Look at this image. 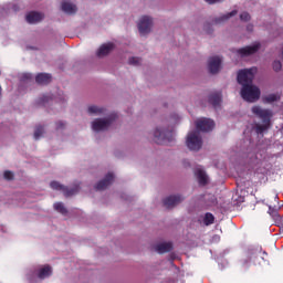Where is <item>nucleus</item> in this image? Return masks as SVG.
I'll return each instance as SVG.
<instances>
[{
  "label": "nucleus",
  "instance_id": "1",
  "mask_svg": "<svg viewBox=\"0 0 283 283\" xmlns=\"http://www.w3.org/2000/svg\"><path fill=\"white\" fill-rule=\"evenodd\" d=\"M255 74H258L256 67L244 69L238 73V83L242 85L241 98L248 103H255V101L260 99V88L251 85Z\"/></svg>",
  "mask_w": 283,
  "mask_h": 283
},
{
  "label": "nucleus",
  "instance_id": "2",
  "mask_svg": "<svg viewBox=\"0 0 283 283\" xmlns=\"http://www.w3.org/2000/svg\"><path fill=\"white\" fill-rule=\"evenodd\" d=\"M252 114H254V116H258V118H261V120L263 122V125L258 124L255 126L256 134H264V132L269 129V125H271V116H273V113L260 106H253Z\"/></svg>",
  "mask_w": 283,
  "mask_h": 283
},
{
  "label": "nucleus",
  "instance_id": "3",
  "mask_svg": "<svg viewBox=\"0 0 283 283\" xmlns=\"http://www.w3.org/2000/svg\"><path fill=\"white\" fill-rule=\"evenodd\" d=\"M137 30L140 36L151 34L154 30V18L151 15H142L137 21Z\"/></svg>",
  "mask_w": 283,
  "mask_h": 283
},
{
  "label": "nucleus",
  "instance_id": "4",
  "mask_svg": "<svg viewBox=\"0 0 283 283\" xmlns=\"http://www.w3.org/2000/svg\"><path fill=\"white\" fill-rule=\"evenodd\" d=\"M186 145L191 151H199L202 148V136L199 130H190L186 138Z\"/></svg>",
  "mask_w": 283,
  "mask_h": 283
},
{
  "label": "nucleus",
  "instance_id": "5",
  "mask_svg": "<svg viewBox=\"0 0 283 283\" xmlns=\"http://www.w3.org/2000/svg\"><path fill=\"white\" fill-rule=\"evenodd\" d=\"M153 136L156 143L165 145V143H171V140H174L176 133L174 130H165L163 127H157L153 132Z\"/></svg>",
  "mask_w": 283,
  "mask_h": 283
},
{
  "label": "nucleus",
  "instance_id": "6",
  "mask_svg": "<svg viewBox=\"0 0 283 283\" xmlns=\"http://www.w3.org/2000/svg\"><path fill=\"white\" fill-rule=\"evenodd\" d=\"M115 118V115H109L104 118H96L91 123V127L94 132H106V129L112 127V123H114Z\"/></svg>",
  "mask_w": 283,
  "mask_h": 283
},
{
  "label": "nucleus",
  "instance_id": "7",
  "mask_svg": "<svg viewBox=\"0 0 283 283\" xmlns=\"http://www.w3.org/2000/svg\"><path fill=\"white\" fill-rule=\"evenodd\" d=\"M196 127L198 132H211L216 127V123L212 119L201 117L196 120Z\"/></svg>",
  "mask_w": 283,
  "mask_h": 283
},
{
  "label": "nucleus",
  "instance_id": "8",
  "mask_svg": "<svg viewBox=\"0 0 283 283\" xmlns=\"http://www.w3.org/2000/svg\"><path fill=\"white\" fill-rule=\"evenodd\" d=\"M208 70L210 74H218L222 70V57L211 56L208 60Z\"/></svg>",
  "mask_w": 283,
  "mask_h": 283
},
{
  "label": "nucleus",
  "instance_id": "9",
  "mask_svg": "<svg viewBox=\"0 0 283 283\" xmlns=\"http://www.w3.org/2000/svg\"><path fill=\"white\" fill-rule=\"evenodd\" d=\"M260 48H261L260 42H254L252 45L239 49L237 51V54L239 56H251V54H255V52H258V50H260Z\"/></svg>",
  "mask_w": 283,
  "mask_h": 283
},
{
  "label": "nucleus",
  "instance_id": "10",
  "mask_svg": "<svg viewBox=\"0 0 283 283\" xmlns=\"http://www.w3.org/2000/svg\"><path fill=\"white\" fill-rule=\"evenodd\" d=\"M50 187H51V189H54L55 191H61L65 196H74V193H76L78 191L77 189L69 190L67 188H65V186L59 184V181H52L50 184Z\"/></svg>",
  "mask_w": 283,
  "mask_h": 283
},
{
  "label": "nucleus",
  "instance_id": "11",
  "mask_svg": "<svg viewBox=\"0 0 283 283\" xmlns=\"http://www.w3.org/2000/svg\"><path fill=\"white\" fill-rule=\"evenodd\" d=\"M195 175L199 185L205 186L209 182V176H207V172H205V169L202 167H197L195 170Z\"/></svg>",
  "mask_w": 283,
  "mask_h": 283
},
{
  "label": "nucleus",
  "instance_id": "12",
  "mask_svg": "<svg viewBox=\"0 0 283 283\" xmlns=\"http://www.w3.org/2000/svg\"><path fill=\"white\" fill-rule=\"evenodd\" d=\"M179 202H182V197L179 195L169 196L166 199H164V206L167 209H171V207H176V205H179Z\"/></svg>",
  "mask_w": 283,
  "mask_h": 283
},
{
  "label": "nucleus",
  "instance_id": "13",
  "mask_svg": "<svg viewBox=\"0 0 283 283\" xmlns=\"http://www.w3.org/2000/svg\"><path fill=\"white\" fill-rule=\"evenodd\" d=\"M112 182H114V174L112 172H108L105 177L104 180L99 181L97 185H96V189L98 191H103V189H107V187H109V185H112Z\"/></svg>",
  "mask_w": 283,
  "mask_h": 283
},
{
  "label": "nucleus",
  "instance_id": "14",
  "mask_svg": "<svg viewBox=\"0 0 283 283\" xmlns=\"http://www.w3.org/2000/svg\"><path fill=\"white\" fill-rule=\"evenodd\" d=\"M153 249L157 253H169V251L172 249V245H171V242H161V243L155 244Z\"/></svg>",
  "mask_w": 283,
  "mask_h": 283
},
{
  "label": "nucleus",
  "instance_id": "15",
  "mask_svg": "<svg viewBox=\"0 0 283 283\" xmlns=\"http://www.w3.org/2000/svg\"><path fill=\"white\" fill-rule=\"evenodd\" d=\"M114 50V43H105L97 50V56H107Z\"/></svg>",
  "mask_w": 283,
  "mask_h": 283
},
{
  "label": "nucleus",
  "instance_id": "16",
  "mask_svg": "<svg viewBox=\"0 0 283 283\" xmlns=\"http://www.w3.org/2000/svg\"><path fill=\"white\" fill-rule=\"evenodd\" d=\"M87 114L91 116H102V114H105V108L98 105H90L87 107Z\"/></svg>",
  "mask_w": 283,
  "mask_h": 283
},
{
  "label": "nucleus",
  "instance_id": "17",
  "mask_svg": "<svg viewBox=\"0 0 283 283\" xmlns=\"http://www.w3.org/2000/svg\"><path fill=\"white\" fill-rule=\"evenodd\" d=\"M52 275V268L50 265H43L38 271L39 280H45V277H50Z\"/></svg>",
  "mask_w": 283,
  "mask_h": 283
},
{
  "label": "nucleus",
  "instance_id": "18",
  "mask_svg": "<svg viewBox=\"0 0 283 283\" xmlns=\"http://www.w3.org/2000/svg\"><path fill=\"white\" fill-rule=\"evenodd\" d=\"M62 10L66 14H74L77 10L76 4L70 2V1H64L62 2Z\"/></svg>",
  "mask_w": 283,
  "mask_h": 283
},
{
  "label": "nucleus",
  "instance_id": "19",
  "mask_svg": "<svg viewBox=\"0 0 283 283\" xmlns=\"http://www.w3.org/2000/svg\"><path fill=\"white\" fill-rule=\"evenodd\" d=\"M43 20V15L39 12L31 11L27 14L28 23H39V21Z\"/></svg>",
  "mask_w": 283,
  "mask_h": 283
},
{
  "label": "nucleus",
  "instance_id": "20",
  "mask_svg": "<svg viewBox=\"0 0 283 283\" xmlns=\"http://www.w3.org/2000/svg\"><path fill=\"white\" fill-rule=\"evenodd\" d=\"M35 81L40 85H46V83H50V81H52V75L48 73H40L36 75Z\"/></svg>",
  "mask_w": 283,
  "mask_h": 283
},
{
  "label": "nucleus",
  "instance_id": "21",
  "mask_svg": "<svg viewBox=\"0 0 283 283\" xmlns=\"http://www.w3.org/2000/svg\"><path fill=\"white\" fill-rule=\"evenodd\" d=\"M209 101L213 107H220V103H222V94L214 93L210 95Z\"/></svg>",
  "mask_w": 283,
  "mask_h": 283
},
{
  "label": "nucleus",
  "instance_id": "22",
  "mask_svg": "<svg viewBox=\"0 0 283 283\" xmlns=\"http://www.w3.org/2000/svg\"><path fill=\"white\" fill-rule=\"evenodd\" d=\"M238 14V10H233L230 13L223 14L216 19V23H224V21H229L231 17H235Z\"/></svg>",
  "mask_w": 283,
  "mask_h": 283
},
{
  "label": "nucleus",
  "instance_id": "23",
  "mask_svg": "<svg viewBox=\"0 0 283 283\" xmlns=\"http://www.w3.org/2000/svg\"><path fill=\"white\" fill-rule=\"evenodd\" d=\"M54 209L55 211H59V213H62L63 216L67 213V209H65V206L61 202L54 203Z\"/></svg>",
  "mask_w": 283,
  "mask_h": 283
},
{
  "label": "nucleus",
  "instance_id": "24",
  "mask_svg": "<svg viewBox=\"0 0 283 283\" xmlns=\"http://www.w3.org/2000/svg\"><path fill=\"white\" fill-rule=\"evenodd\" d=\"M213 220H216V218L213 217V214L211 213H206L205 218H203V223L206 224V227H209V224H213Z\"/></svg>",
  "mask_w": 283,
  "mask_h": 283
},
{
  "label": "nucleus",
  "instance_id": "25",
  "mask_svg": "<svg viewBox=\"0 0 283 283\" xmlns=\"http://www.w3.org/2000/svg\"><path fill=\"white\" fill-rule=\"evenodd\" d=\"M266 103H275V101H280V94H270L265 97Z\"/></svg>",
  "mask_w": 283,
  "mask_h": 283
},
{
  "label": "nucleus",
  "instance_id": "26",
  "mask_svg": "<svg viewBox=\"0 0 283 283\" xmlns=\"http://www.w3.org/2000/svg\"><path fill=\"white\" fill-rule=\"evenodd\" d=\"M43 134H44L43 127L38 126L35 128V130H34V138H35V140H39V138H41V136H43Z\"/></svg>",
  "mask_w": 283,
  "mask_h": 283
},
{
  "label": "nucleus",
  "instance_id": "27",
  "mask_svg": "<svg viewBox=\"0 0 283 283\" xmlns=\"http://www.w3.org/2000/svg\"><path fill=\"white\" fill-rule=\"evenodd\" d=\"M272 67H273L274 72H280V70H282V62L280 60H275L272 63Z\"/></svg>",
  "mask_w": 283,
  "mask_h": 283
},
{
  "label": "nucleus",
  "instance_id": "28",
  "mask_svg": "<svg viewBox=\"0 0 283 283\" xmlns=\"http://www.w3.org/2000/svg\"><path fill=\"white\" fill-rule=\"evenodd\" d=\"M140 61H142L140 57H130L128 63L130 65H140Z\"/></svg>",
  "mask_w": 283,
  "mask_h": 283
},
{
  "label": "nucleus",
  "instance_id": "29",
  "mask_svg": "<svg viewBox=\"0 0 283 283\" xmlns=\"http://www.w3.org/2000/svg\"><path fill=\"white\" fill-rule=\"evenodd\" d=\"M240 19H241V21H250L251 15L247 12H243V13L240 14Z\"/></svg>",
  "mask_w": 283,
  "mask_h": 283
},
{
  "label": "nucleus",
  "instance_id": "30",
  "mask_svg": "<svg viewBox=\"0 0 283 283\" xmlns=\"http://www.w3.org/2000/svg\"><path fill=\"white\" fill-rule=\"evenodd\" d=\"M4 178L6 180H12V178H14V174L12 171H4Z\"/></svg>",
  "mask_w": 283,
  "mask_h": 283
},
{
  "label": "nucleus",
  "instance_id": "31",
  "mask_svg": "<svg viewBox=\"0 0 283 283\" xmlns=\"http://www.w3.org/2000/svg\"><path fill=\"white\" fill-rule=\"evenodd\" d=\"M269 213H270V216H272L273 218L277 217V210H275V209L272 208V207L269 208Z\"/></svg>",
  "mask_w": 283,
  "mask_h": 283
},
{
  "label": "nucleus",
  "instance_id": "32",
  "mask_svg": "<svg viewBox=\"0 0 283 283\" xmlns=\"http://www.w3.org/2000/svg\"><path fill=\"white\" fill-rule=\"evenodd\" d=\"M50 98H52V95H44L42 97V104L45 105V103H48L50 101Z\"/></svg>",
  "mask_w": 283,
  "mask_h": 283
},
{
  "label": "nucleus",
  "instance_id": "33",
  "mask_svg": "<svg viewBox=\"0 0 283 283\" xmlns=\"http://www.w3.org/2000/svg\"><path fill=\"white\" fill-rule=\"evenodd\" d=\"M220 0H206L207 3H218Z\"/></svg>",
  "mask_w": 283,
  "mask_h": 283
},
{
  "label": "nucleus",
  "instance_id": "34",
  "mask_svg": "<svg viewBox=\"0 0 283 283\" xmlns=\"http://www.w3.org/2000/svg\"><path fill=\"white\" fill-rule=\"evenodd\" d=\"M248 30H249V31H252V30H253V27H248Z\"/></svg>",
  "mask_w": 283,
  "mask_h": 283
}]
</instances>
